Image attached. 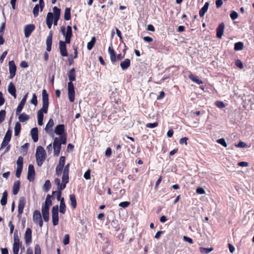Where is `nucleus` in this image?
Returning a JSON list of instances; mask_svg holds the SVG:
<instances>
[{"label": "nucleus", "instance_id": "nucleus-1", "mask_svg": "<svg viewBox=\"0 0 254 254\" xmlns=\"http://www.w3.org/2000/svg\"><path fill=\"white\" fill-rule=\"evenodd\" d=\"M75 69L73 67L68 72L69 82L68 83V96L70 102L74 101L75 91L72 81L75 80Z\"/></svg>", "mask_w": 254, "mask_h": 254}, {"label": "nucleus", "instance_id": "nucleus-2", "mask_svg": "<svg viewBox=\"0 0 254 254\" xmlns=\"http://www.w3.org/2000/svg\"><path fill=\"white\" fill-rule=\"evenodd\" d=\"M42 108L38 111L37 118L38 119H43L44 113L46 114L48 112L49 107V97L47 91L45 89L42 91Z\"/></svg>", "mask_w": 254, "mask_h": 254}, {"label": "nucleus", "instance_id": "nucleus-3", "mask_svg": "<svg viewBox=\"0 0 254 254\" xmlns=\"http://www.w3.org/2000/svg\"><path fill=\"white\" fill-rule=\"evenodd\" d=\"M46 151L41 146L37 147L36 151V158L38 166H41L46 158Z\"/></svg>", "mask_w": 254, "mask_h": 254}, {"label": "nucleus", "instance_id": "nucleus-4", "mask_svg": "<svg viewBox=\"0 0 254 254\" xmlns=\"http://www.w3.org/2000/svg\"><path fill=\"white\" fill-rule=\"evenodd\" d=\"M52 222L54 226L59 224V207L58 205L54 206L52 209Z\"/></svg>", "mask_w": 254, "mask_h": 254}, {"label": "nucleus", "instance_id": "nucleus-5", "mask_svg": "<svg viewBox=\"0 0 254 254\" xmlns=\"http://www.w3.org/2000/svg\"><path fill=\"white\" fill-rule=\"evenodd\" d=\"M33 220L36 224H38L40 227L42 228L43 225V222L40 211L35 210L33 215Z\"/></svg>", "mask_w": 254, "mask_h": 254}, {"label": "nucleus", "instance_id": "nucleus-6", "mask_svg": "<svg viewBox=\"0 0 254 254\" xmlns=\"http://www.w3.org/2000/svg\"><path fill=\"white\" fill-rule=\"evenodd\" d=\"M54 153L55 156H59L61 149V143H60L59 138L55 137L53 142Z\"/></svg>", "mask_w": 254, "mask_h": 254}, {"label": "nucleus", "instance_id": "nucleus-7", "mask_svg": "<svg viewBox=\"0 0 254 254\" xmlns=\"http://www.w3.org/2000/svg\"><path fill=\"white\" fill-rule=\"evenodd\" d=\"M25 204V199L23 197H20L18 201V215L17 217H21V215L23 213V209Z\"/></svg>", "mask_w": 254, "mask_h": 254}, {"label": "nucleus", "instance_id": "nucleus-8", "mask_svg": "<svg viewBox=\"0 0 254 254\" xmlns=\"http://www.w3.org/2000/svg\"><path fill=\"white\" fill-rule=\"evenodd\" d=\"M35 26L33 24H29L25 26L24 28V33L25 37H29L32 32L34 30Z\"/></svg>", "mask_w": 254, "mask_h": 254}, {"label": "nucleus", "instance_id": "nucleus-9", "mask_svg": "<svg viewBox=\"0 0 254 254\" xmlns=\"http://www.w3.org/2000/svg\"><path fill=\"white\" fill-rule=\"evenodd\" d=\"M8 65L10 73L9 78L12 79L15 75L16 66L13 61H9Z\"/></svg>", "mask_w": 254, "mask_h": 254}, {"label": "nucleus", "instance_id": "nucleus-10", "mask_svg": "<svg viewBox=\"0 0 254 254\" xmlns=\"http://www.w3.org/2000/svg\"><path fill=\"white\" fill-rule=\"evenodd\" d=\"M59 49L60 53L63 57H67L68 53L66 50V47L65 42L63 41H60L59 42Z\"/></svg>", "mask_w": 254, "mask_h": 254}, {"label": "nucleus", "instance_id": "nucleus-11", "mask_svg": "<svg viewBox=\"0 0 254 254\" xmlns=\"http://www.w3.org/2000/svg\"><path fill=\"white\" fill-rule=\"evenodd\" d=\"M61 31L64 37H71L72 36V28L70 26H67L66 27V31H65V28L64 26L61 27Z\"/></svg>", "mask_w": 254, "mask_h": 254}, {"label": "nucleus", "instance_id": "nucleus-12", "mask_svg": "<svg viewBox=\"0 0 254 254\" xmlns=\"http://www.w3.org/2000/svg\"><path fill=\"white\" fill-rule=\"evenodd\" d=\"M35 176V170L33 165L30 164L28 166L27 179L31 182L33 181Z\"/></svg>", "mask_w": 254, "mask_h": 254}, {"label": "nucleus", "instance_id": "nucleus-13", "mask_svg": "<svg viewBox=\"0 0 254 254\" xmlns=\"http://www.w3.org/2000/svg\"><path fill=\"white\" fill-rule=\"evenodd\" d=\"M27 96H28V93L24 95V96L22 99L20 103L18 105V106L16 109V115L19 114V113H20L21 112V111L26 102Z\"/></svg>", "mask_w": 254, "mask_h": 254}, {"label": "nucleus", "instance_id": "nucleus-14", "mask_svg": "<svg viewBox=\"0 0 254 254\" xmlns=\"http://www.w3.org/2000/svg\"><path fill=\"white\" fill-rule=\"evenodd\" d=\"M65 132L64 126V125H59L55 128V132L57 135L62 136L64 135Z\"/></svg>", "mask_w": 254, "mask_h": 254}, {"label": "nucleus", "instance_id": "nucleus-15", "mask_svg": "<svg viewBox=\"0 0 254 254\" xmlns=\"http://www.w3.org/2000/svg\"><path fill=\"white\" fill-rule=\"evenodd\" d=\"M52 37L53 33L52 31H50L49 35L48 36L46 40V50L47 51L50 52L51 50V47L52 44Z\"/></svg>", "mask_w": 254, "mask_h": 254}, {"label": "nucleus", "instance_id": "nucleus-16", "mask_svg": "<svg viewBox=\"0 0 254 254\" xmlns=\"http://www.w3.org/2000/svg\"><path fill=\"white\" fill-rule=\"evenodd\" d=\"M7 90L10 94H11L14 98H16V88L12 82H10L8 84Z\"/></svg>", "mask_w": 254, "mask_h": 254}, {"label": "nucleus", "instance_id": "nucleus-17", "mask_svg": "<svg viewBox=\"0 0 254 254\" xmlns=\"http://www.w3.org/2000/svg\"><path fill=\"white\" fill-rule=\"evenodd\" d=\"M225 25L224 23H221L219 24V26L217 27L216 29L217 32V38L221 39L223 34V32L224 30Z\"/></svg>", "mask_w": 254, "mask_h": 254}, {"label": "nucleus", "instance_id": "nucleus-18", "mask_svg": "<svg viewBox=\"0 0 254 254\" xmlns=\"http://www.w3.org/2000/svg\"><path fill=\"white\" fill-rule=\"evenodd\" d=\"M69 181V176L68 173H63L62 177V186H61V189H64L66 187V184Z\"/></svg>", "mask_w": 254, "mask_h": 254}, {"label": "nucleus", "instance_id": "nucleus-19", "mask_svg": "<svg viewBox=\"0 0 254 254\" xmlns=\"http://www.w3.org/2000/svg\"><path fill=\"white\" fill-rule=\"evenodd\" d=\"M32 231L31 229L27 228L25 234V239L26 244H29L31 242Z\"/></svg>", "mask_w": 254, "mask_h": 254}, {"label": "nucleus", "instance_id": "nucleus-20", "mask_svg": "<svg viewBox=\"0 0 254 254\" xmlns=\"http://www.w3.org/2000/svg\"><path fill=\"white\" fill-rule=\"evenodd\" d=\"M31 135L34 142H37L38 140V130L37 127H34L31 130Z\"/></svg>", "mask_w": 254, "mask_h": 254}, {"label": "nucleus", "instance_id": "nucleus-21", "mask_svg": "<svg viewBox=\"0 0 254 254\" xmlns=\"http://www.w3.org/2000/svg\"><path fill=\"white\" fill-rule=\"evenodd\" d=\"M53 20V14L52 12H48L46 18V23L49 29L52 27Z\"/></svg>", "mask_w": 254, "mask_h": 254}, {"label": "nucleus", "instance_id": "nucleus-22", "mask_svg": "<svg viewBox=\"0 0 254 254\" xmlns=\"http://www.w3.org/2000/svg\"><path fill=\"white\" fill-rule=\"evenodd\" d=\"M209 5V2H206L204 4V6L200 9L199 12V14L201 17H203L204 16V14H205V13L207 12L208 8Z\"/></svg>", "mask_w": 254, "mask_h": 254}, {"label": "nucleus", "instance_id": "nucleus-23", "mask_svg": "<svg viewBox=\"0 0 254 254\" xmlns=\"http://www.w3.org/2000/svg\"><path fill=\"white\" fill-rule=\"evenodd\" d=\"M130 65V61L128 59H126L121 63L120 65L123 70L127 69Z\"/></svg>", "mask_w": 254, "mask_h": 254}, {"label": "nucleus", "instance_id": "nucleus-24", "mask_svg": "<svg viewBox=\"0 0 254 254\" xmlns=\"http://www.w3.org/2000/svg\"><path fill=\"white\" fill-rule=\"evenodd\" d=\"M20 182L19 181H16L14 183L12 189L13 193L14 195H16L20 188Z\"/></svg>", "mask_w": 254, "mask_h": 254}, {"label": "nucleus", "instance_id": "nucleus-25", "mask_svg": "<svg viewBox=\"0 0 254 254\" xmlns=\"http://www.w3.org/2000/svg\"><path fill=\"white\" fill-rule=\"evenodd\" d=\"M66 211V206L64 202V198L62 197L60 205V212L62 214H64Z\"/></svg>", "mask_w": 254, "mask_h": 254}, {"label": "nucleus", "instance_id": "nucleus-26", "mask_svg": "<svg viewBox=\"0 0 254 254\" xmlns=\"http://www.w3.org/2000/svg\"><path fill=\"white\" fill-rule=\"evenodd\" d=\"M54 125V121L52 119H50L46 126L45 130L47 132H49L50 131L52 130V128Z\"/></svg>", "mask_w": 254, "mask_h": 254}, {"label": "nucleus", "instance_id": "nucleus-27", "mask_svg": "<svg viewBox=\"0 0 254 254\" xmlns=\"http://www.w3.org/2000/svg\"><path fill=\"white\" fill-rule=\"evenodd\" d=\"M189 77L190 79L194 82H196L198 84H201L202 83V81L198 78V77L196 75L190 74L189 75Z\"/></svg>", "mask_w": 254, "mask_h": 254}, {"label": "nucleus", "instance_id": "nucleus-28", "mask_svg": "<svg viewBox=\"0 0 254 254\" xmlns=\"http://www.w3.org/2000/svg\"><path fill=\"white\" fill-rule=\"evenodd\" d=\"M29 119V116L25 113L21 114L18 117L19 122L23 123Z\"/></svg>", "mask_w": 254, "mask_h": 254}, {"label": "nucleus", "instance_id": "nucleus-29", "mask_svg": "<svg viewBox=\"0 0 254 254\" xmlns=\"http://www.w3.org/2000/svg\"><path fill=\"white\" fill-rule=\"evenodd\" d=\"M11 134H12V131L9 128L7 130L3 140L4 141H7L9 143L11 139Z\"/></svg>", "mask_w": 254, "mask_h": 254}, {"label": "nucleus", "instance_id": "nucleus-30", "mask_svg": "<svg viewBox=\"0 0 254 254\" xmlns=\"http://www.w3.org/2000/svg\"><path fill=\"white\" fill-rule=\"evenodd\" d=\"M7 192L6 190H5L2 193V195L1 199L0 200V203L1 205L4 206L7 203Z\"/></svg>", "mask_w": 254, "mask_h": 254}, {"label": "nucleus", "instance_id": "nucleus-31", "mask_svg": "<svg viewBox=\"0 0 254 254\" xmlns=\"http://www.w3.org/2000/svg\"><path fill=\"white\" fill-rule=\"evenodd\" d=\"M21 130V124L19 122H16L14 127V135L17 136L19 134Z\"/></svg>", "mask_w": 254, "mask_h": 254}, {"label": "nucleus", "instance_id": "nucleus-32", "mask_svg": "<svg viewBox=\"0 0 254 254\" xmlns=\"http://www.w3.org/2000/svg\"><path fill=\"white\" fill-rule=\"evenodd\" d=\"M69 198L71 202V205L73 208H75L76 207V200L74 194H70Z\"/></svg>", "mask_w": 254, "mask_h": 254}, {"label": "nucleus", "instance_id": "nucleus-33", "mask_svg": "<svg viewBox=\"0 0 254 254\" xmlns=\"http://www.w3.org/2000/svg\"><path fill=\"white\" fill-rule=\"evenodd\" d=\"M70 18V8L69 7H66L64 11V19L65 20H69Z\"/></svg>", "mask_w": 254, "mask_h": 254}, {"label": "nucleus", "instance_id": "nucleus-34", "mask_svg": "<svg viewBox=\"0 0 254 254\" xmlns=\"http://www.w3.org/2000/svg\"><path fill=\"white\" fill-rule=\"evenodd\" d=\"M13 237H14V242H13V245L19 246L20 240L19 239L17 230H16L14 232Z\"/></svg>", "mask_w": 254, "mask_h": 254}, {"label": "nucleus", "instance_id": "nucleus-35", "mask_svg": "<svg viewBox=\"0 0 254 254\" xmlns=\"http://www.w3.org/2000/svg\"><path fill=\"white\" fill-rule=\"evenodd\" d=\"M95 42H96L95 37H92L91 41L87 43V49L89 50H91L93 48V47L95 43Z\"/></svg>", "mask_w": 254, "mask_h": 254}, {"label": "nucleus", "instance_id": "nucleus-36", "mask_svg": "<svg viewBox=\"0 0 254 254\" xmlns=\"http://www.w3.org/2000/svg\"><path fill=\"white\" fill-rule=\"evenodd\" d=\"M199 250H200V252L201 253L207 254H208V253H210L211 252H212L213 250V248H205L200 247L199 248Z\"/></svg>", "mask_w": 254, "mask_h": 254}, {"label": "nucleus", "instance_id": "nucleus-37", "mask_svg": "<svg viewBox=\"0 0 254 254\" xmlns=\"http://www.w3.org/2000/svg\"><path fill=\"white\" fill-rule=\"evenodd\" d=\"M6 146V149L4 151V152H8L10 149V145L9 144V143L7 141H5L3 140L2 142V143L1 144V147L0 148H3L5 147Z\"/></svg>", "mask_w": 254, "mask_h": 254}, {"label": "nucleus", "instance_id": "nucleus-38", "mask_svg": "<svg viewBox=\"0 0 254 254\" xmlns=\"http://www.w3.org/2000/svg\"><path fill=\"white\" fill-rule=\"evenodd\" d=\"M51 186V185L50 181L49 180H46L44 185L43 189L45 191L47 192L49 190Z\"/></svg>", "mask_w": 254, "mask_h": 254}, {"label": "nucleus", "instance_id": "nucleus-39", "mask_svg": "<svg viewBox=\"0 0 254 254\" xmlns=\"http://www.w3.org/2000/svg\"><path fill=\"white\" fill-rule=\"evenodd\" d=\"M243 48V43L242 42H239L236 43L234 46V49L236 51H240L242 50Z\"/></svg>", "mask_w": 254, "mask_h": 254}, {"label": "nucleus", "instance_id": "nucleus-40", "mask_svg": "<svg viewBox=\"0 0 254 254\" xmlns=\"http://www.w3.org/2000/svg\"><path fill=\"white\" fill-rule=\"evenodd\" d=\"M49 206L48 205H45L42 204V214H45V213H49Z\"/></svg>", "mask_w": 254, "mask_h": 254}, {"label": "nucleus", "instance_id": "nucleus-41", "mask_svg": "<svg viewBox=\"0 0 254 254\" xmlns=\"http://www.w3.org/2000/svg\"><path fill=\"white\" fill-rule=\"evenodd\" d=\"M23 158L22 156H19L16 161L17 167L23 168Z\"/></svg>", "mask_w": 254, "mask_h": 254}, {"label": "nucleus", "instance_id": "nucleus-42", "mask_svg": "<svg viewBox=\"0 0 254 254\" xmlns=\"http://www.w3.org/2000/svg\"><path fill=\"white\" fill-rule=\"evenodd\" d=\"M51 197H52V196L51 195L48 194L47 195L45 203L43 204L51 206L52 205Z\"/></svg>", "mask_w": 254, "mask_h": 254}, {"label": "nucleus", "instance_id": "nucleus-43", "mask_svg": "<svg viewBox=\"0 0 254 254\" xmlns=\"http://www.w3.org/2000/svg\"><path fill=\"white\" fill-rule=\"evenodd\" d=\"M40 6L39 4H36L33 8V13L35 17H37L39 14V8Z\"/></svg>", "mask_w": 254, "mask_h": 254}, {"label": "nucleus", "instance_id": "nucleus-44", "mask_svg": "<svg viewBox=\"0 0 254 254\" xmlns=\"http://www.w3.org/2000/svg\"><path fill=\"white\" fill-rule=\"evenodd\" d=\"M6 115L5 110H2L0 111V124H1L4 120Z\"/></svg>", "mask_w": 254, "mask_h": 254}, {"label": "nucleus", "instance_id": "nucleus-45", "mask_svg": "<svg viewBox=\"0 0 254 254\" xmlns=\"http://www.w3.org/2000/svg\"><path fill=\"white\" fill-rule=\"evenodd\" d=\"M30 103L35 106L37 105L38 101L37 99V96L35 93L33 94L32 98L30 100Z\"/></svg>", "mask_w": 254, "mask_h": 254}, {"label": "nucleus", "instance_id": "nucleus-46", "mask_svg": "<svg viewBox=\"0 0 254 254\" xmlns=\"http://www.w3.org/2000/svg\"><path fill=\"white\" fill-rule=\"evenodd\" d=\"M60 143L62 144H65L66 143V138L65 135L64 134L63 135L60 136V138H59Z\"/></svg>", "mask_w": 254, "mask_h": 254}, {"label": "nucleus", "instance_id": "nucleus-47", "mask_svg": "<svg viewBox=\"0 0 254 254\" xmlns=\"http://www.w3.org/2000/svg\"><path fill=\"white\" fill-rule=\"evenodd\" d=\"M58 190L57 191H53V194L56 193L57 199L60 201L62 199V198H61V194H62L61 190Z\"/></svg>", "mask_w": 254, "mask_h": 254}, {"label": "nucleus", "instance_id": "nucleus-48", "mask_svg": "<svg viewBox=\"0 0 254 254\" xmlns=\"http://www.w3.org/2000/svg\"><path fill=\"white\" fill-rule=\"evenodd\" d=\"M65 157L61 156L60 158L59 164L58 165L64 167V164H65Z\"/></svg>", "mask_w": 254, "mask_h": 254}, {"label": "nucleus", "instance_id": "nucleus-49", "mask_svg": "<svg viewBox=\"0 0 254 254\" xmlns=\"http://www.w3.org/2000/svg\"><path fill=\"white\" fill-rule=\"evenodd\" d=\"M230 17L233 20H234L236 19L238 17V14L237 12L235 11H232L230 13Z\"/></svg>", "mask_w": 254, "mask_h": 254}, {"label": "nucleus", "instance_id": "nucleus-50", "mask_svg": "<svg viewBox=\"0 0 254 254\" xmlns=\"http://www.w3.org/2000/svg\"><path fill=\"white\" fill-rule=\"evenodd\" d=\"M63 168L64 167H63L62 166L57 165V166L56 167V173L58 176H60L61 174L63 169Z\"/></svg>", "mask_w": 254, "mask_h": 254}, {"label": "nucleus", "instance_id": "nucleus-51", "mask_svg": "<svg viewBox=\"0 0 254 254\" xmlns=\"http://www.w3.org/2000/svg\"><path fill=\"white\" fill-rule=\"evenodd\" d=\"M69 236L68 234H65L63 240V243L64 245H66L69 244Z\"/></svg>", "mask_w": 254, "mask_h": 254}, {"label": "nucleus", "instance_id": "nucleus-52", "mask_svg": "<svg viewBox=\"0 0 254 254\" xmlns=\"http://www.w3.org/2000/svg\"><path fill=\"white\" fill-rule=\"evenodd\" d=\"M217 143L221 144L224 147H226L227 146V144L224 138H220L217 140Z\"/></svg>", "mask_w": 254, "mask_h": 254}, {"label": "nucleus", "instance_id": "nucleus-53", "mask_svg": "<svg viewBox=\"0 0 254 254\" xmlns=\"http://www.w3.org/2000/svg\"><path fill=\"white\" fill-rule=\"evenodd\" d=\"M158 124L157 122H155L153 123H148L146 125V127L148 128H154L157 127Z\"/></svg>", "mask_w": 254, "mask_h": 254}, {"label": "nucleus", "instance_id": "nucleus-54", "mask_svg": "<svg viewBox=\"0 0 254 254\" xmlns=\"http://www.w3.org/2000/svg\"><path fill=\"white\" fill-rule=\"evenodd\" d=\"M196 192L197 193L199 194H203L205 193V190L201 187H198L196 190Z\"/></svg>", "mask_w": 254, "mask_h": 254}, {"label": "nucleus", "instance_id": "nucleus-55", "mask_svg": "<svg viewBox=\"0 0 254 254\" xmlns=\"http://www.w3.org/2000/svg\"><path fill=\"white\" fill-rule=\"evenodd\" d=\"M130 204V202L128 201H123L119 203V206L123 208L127 207Z\"/></svg>", "mask_w": 254, "mask_h": 254}, {"label": "nucleus", "instance_id": "nucleus-56", "mask_svg": "<svg viewBox=\"0 0 254 254\" xmlns=\"http://www.w3.org/2000/svg\"><path fill=\"white\" fill-rule=\"evenodd\" d=\"M12 250L13 254H18L19 250V246L13 245Z\"/></svg>", "mask_w": 254, "mask_h": 254}, {"label": "nucleus", "instance_id": "nucleus-57", "mask_svg": "<svg viewBox=\"0 0 254 254\" xmlns=\"http://www.w3.org/2000/svg\"><path fill=\"white\" fill-rule=\"evenodd\" d=\"M22 168H23L17 167L16 170V173H15V175L17 178L20 177L21 172H22Z\"/></svg>", "mask_w": 254, "mask_h": 254}, {"label": "nucleus", "instance_id": "nucleus-58", "mask_svg": "<svg viewBox=\"0 0 254 254\" xmlns=\"http://www.w3.org/2000/svg\"><path fill=\"white\" fill-rule=\"evenodd\" d=\"M84 178L86 180H89L90 179V170L89 169L85 172L84 174Z\"/></svg>", "mask_w": 254, "mask_h": 254}, {"label": "nucleus", "instance_id": "nucleus-59", "mask_svg": "<svg viewBox=\"0 0 254 254\" xmlns=\"http://www.w3.org/2000/svg\"><path fill=\"white\" fill-rule=\"evenodd\" d=\"M35 254H41V248L39 245H36L34 249Z\"/></svg>", "mask_w": 254, "mask_h": 254}, {"label": "nucleus", "instance_id": "nucleus-60", "mask_svg": "<svg viewBox=\"0 0 254 254\" xmlns=\"http://www.w3.org/2000/svg\"><path fill=\"white\" fill-rule=\"evenodd\" d=\"M215 105L216 106L220 108H223L225 107L224 103L221 101H216L215 102Z\"/></svg>", "mask_w": 254, "mask_h": 254}, {"label": "nucleus", "instance_id": "nucleus-61", "mask_svg": "<svg viewBox=\"0 0 254 254\" xmlns=\"http://www.w3.org/2000/svg\"><path fill=\"white\" fill-rule=\"evenodd\" d=\"M55 183L57 186V189L58 190H61V186H62V184H61V181L60 179L59 178H57L55 180Z\"/></svg>", "mask_w": 254, "mask_h": 254}, {"label": "nucleus", "instance_id": "nucleus-62", "mask_svg": "<svg viewBox=\"0 0 254 254\" xmlns=\"http://www.w3.org/2000/svg\"><path fill=\"white\" fill-rule=\"evenodd\" d=\"M53 12L54 13V15H60V9L58 8L57 7H54Z\"/></svg>", "mask_w": 254, "mask_h": 254}, {"label": "nucleus", "instance_id": "nucleus-63", "mask_svg": "<svg viewBox=\"0 0 254 254\" xmlns=\"http://www.w3.org/2000/svg\"><path fill=\"white\" fill-rule=\"evenodd\" d=\"M236 65L237 66H238V67H239L241 69H242L244 67L243 63L240 60H237L236 61Z\"/></svg>", "mask_w": 254, "mask_h": 254}, {"label": "nucleus", "instance_id": "nucleus-64", "mask_svg": "<svg viewBox=\"0 0 254 254\" xmlns=\"http://www.w3.org/2000/svg\"><path fill=\"white\" fill-rule=\"evenodd\" d=\"M188 140V138L186 137H183L180 139V143L181 144H185L186 145H187V140Z\"/></svg>", "mask_w": 254, "mask_h": 254}]
</instances>
